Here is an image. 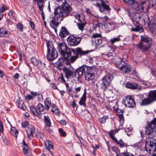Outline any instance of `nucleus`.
Masks as SVG:
<instances>
[{
    "label": "nucleus",
    "instance_id": "nucleus-32",
    "mask_svg": "<svg viewBox=\"0 0 156 156\" xmlns=\"http://www.w3.org/2000/svg\"><path fill=\"white\" fill-rule=\"evenodd\" d=\"M114 141L116 142L119 145L120 147H126L127 146L126 144L123 143L122 140L121 139H120L119 141H118L116 139V140Z\"/></svg>",
    "mask_w": 156,
    "mask_h": 156
},
{
    "label": "nucleus",
    "instance_id": "nucleus-23",
    "mask_svg": "<svg viewBox=\"0 0 156 156\" xmlns=\"http://www.w3.org/2000/svg\"><path fill=\"white\" fill-rule=\"evenodd\" d=\"M44 117L45 123L47 126H45V129L48 130V127H50L51 125L50 118L48 116H46L44 115Z\"/></svg>",
    "mask_w": 156,
    "mask_h": 156
},
{
    "label": "nucleus",
    "instance_id": "nucleus-1",
    "mask_svg": "<svg viewBox=\"0 0 156 156\" xmlns=\"http://www.w3.org/2000/svg\"><path fill=\"white\" fill-rule=\"evenodd\" d=\"M59 7L55 8L54 16H50L48 21L52 28H57L63 19L71 15L72 8L66 0H58Z\"/></svg>",
    "mask_w": 156,
    "mask_h": 156
},
{
    "label": "nucleus",
    "instance_id": "nucleus-15",
    "mask_svg": "<svg viewBox=\"0 0 156 156\" xmlns=\"http://www.w3.org/2000/svg\"><path fill=\"white\" fill-rule=\"evenodd\" d=\"M35 130L34 126L31 125H28L26 128V131L28 137L30 139L33 138V134L35 132Z\"/></svg>",
    "mask_w": 156,
    "mask_h": 156
},
{
    "label": "nucleus",
    "instance_id": "nucleus-33",
    "mask_svg": "<svg viewBox=\"0 0 156 156\" xmlns=\"http://www.w3.org/2000/svg\"><path fill=\"white\" fill-rule=\"evenodd\" d=\"M10 133L12 134L16 137L18 133V131L15 128L12 127L10 130Z\"/></svg>",
    "mask_w": 156,
    "mask_h": 156
},
{
    "label": "nucleus",
    "instance_id": "nucleus-58",
    "mask_svg": "<svg viewBox=\"0 0 156 156\" xmlns=\"http://www.w3.org/2000/svg\"><path fill=\"white\" fill-rule=\"evenodd\" d=\"M93 37L94 38H97L98 37H101V34H94L93 35Z\"/></svg>",
    "mask_w": 156,
    "mask_h": 156
},
{
    "label": "nucleus",
    "instance_id": "nucleus-25",
    "mask_svg": "<svg viewBox=\"0 0 156 156\" xmlns=\"http://www.w3.org/2000/svg\"><path fill=\"white\" fill-rule=\"evenodd\" d=\"M68 32L66 28L64 27H62L59 34L60 36L62 37H64L68 35Z\"/></svg>",
    "mask_w": 156,
    "mask_h": 156
},
{
    "label": "nucleus",
    "instance_id": "nucleus-13",
    "mask_svg": "<svg viewBox=\"0 0 156 156\" xmlns=\"http://www.w3.org/2000/svg\"><path fill=\"white\" fill-rule=\"evenodd\" d=\"M153 125L151 126L150 125H148V126L146 128L145 133L149 138H153L156 133V128H153Z\"/></svg>",
    "mask_w": 156,
    "mask_h": 156
},
{
    "label": "nucleus",
    "instance_id": "nucleus-30",
    "mask_svg": "<svg viewBox=\"0 0 156 156\" xmlns=\"http://www.w3.org/2000/svg\"><path fill=\"white\" fill-rule=\"evenodd\" d=\"M51 111L55 114L57 115H59V112L58 108L55 105H53L52 106Z\"/></svg>",
    "mask_w": 156,
    "mask_h": 156
},
{
    "label": "nucleus",
    "instance_id": "nucleus-18",
    "mask_svg": "<svg viewBox=\"0 0 156 156\" xmlns=\"http://www.w3.org/2000/svg\"><path fill=\"white\" fill-rule=\"evenodd\" d=\"M126 86L127 88L131 89L140 90L142 89V87L139 84L136 83L132 84L130 83H128L126 84Z\"/></svg>",
    "mask_w": 156,
    "mask_h": 156
},
{
    "label": "nucleus",
    "instance_id": "nucleus-57",
    "mask_svg": "<svg viewBox=\"0 0 156 156\" xmlns=\"http://www.w3.org/2000/svg\"><path fill=\"white\" fill-rule=\"evenodd\" d=\"M13 12L12 11H10L8 13V15L10 17H12L13 16Z\"/></svg>",
    "mask_w": 156,
    "mask_h": 156
},
{
    "label": "nucleus",
    "instance_id": "nucleus-47",
    "mask_svg": "<svg viewBox=\"0 0 156 156\" xmlns=\"http://www.w3.org/2000/svg\"><path fill=\"white\" fill-rule=\"evenodd\" d=\"M73 15L79 21H81L80 18L81 14L78 13H76Z\"/></svg>",
    "mask_w": 156,
    "mask_h": 156
},
{
    "label": "nucleus",
    "instance_id": "nucleus-54",
    "mask_svg": "<svg viewBox=\"0 0 156 156\" xmlns=\"http://www.w3.org/2000/svg\"><path fill=\"white\" fill-rule=\"evenodd\" d=\"M6 9V6L2 4V6L0 8V9L1 11L3 12Z\"/></svg>",
    "mask_w": 156,
    "mask_h": 156
},
{
    "label": "nucleus",
    "instance_id": "nucleus-45",
    "mask_svg": "<svg viewBox=\"0 0 156 156\" xmlns=\"http://www.w3.org/2000/svg\"><path fill=\"white\" fill-rule=\"evenodd\" d=\"M108 117L106 116H104L100 119V121L102 123H104L106 121V120L107 119Z\"/></svg>",
    "mask_w": 156,
    "mask_h": 156
},
{
    "label": "nucleus",
    "instance_id": "nucleus-11",
    "mask_svg": "<svg viewBox=\"0 0 156 156\" xmlns=\"http://www.w3.org/2000/svg\"><path fill=\"white\" fill-rule=\"evenodd\" d=\"M122 102L125 106L129 108L133 107L135 105L134 100L130 95L126 96L125 100H123Z\"/></svg>",
    "mask_w": 156,
    "mask_h": 156
},
{
    "label": "nucleus",
    "instance_id": "nucleus-39",
    "mask_svg": "<svg viewBox=\"0 0 156 156\" xmlns=\"http://www.w3.org/2000/svg\"><path fill=\"white\" fill-rule=\"evenodd\" d=\"M107 25L111 30L115 29V24L114 23H108L107 24Z\"/></svg>",
    "mask_w": 156,
    "mask_h": 156
},
{
    "label": "nucleus",
    "instance_id": "nucleus-38",
    "mask_svg": "<svg viewBox=\"0 0 156 156\" xmlns=\"http://www.w3.org/2000/svg\"><path fill=\"white\" fill-rule=\"evenodd\" d=\"M120 36H118L117 37H115L112 39H111L110 41L113 44L116 42H118L120 41V39L119 37Z\"/></svg>",
    "mask_w": 156,
    "mask_h": 156
},
{
    "label": "nucleus",
    "instance_id": "nucleus-53",
    "mask_svg": "<svg viewBox=\"0 0 156 156\" xmlns=\"http://www.w3.org/2000/svg\"><path fill=\"white\" fill-rule=\"evenodd\" d=\"M29 125L28 124V122L27 121H25L24 122L22 123V125L23 127H27L28 125Z\"/></svg>",
    "mask_w": 156,
    "mask_h": 156
},
{
    "label": "nucleus",
    "instance_id": "nucleus-64",
    "mask_svg": "<svg viewBox=\"0 0 156 156\" xmlns=\"http://www.w3.org/2000/svg\"><path fill=\"white\" fill-rule=\"evenodd\" d=\"M81 87H79L75 88V90L76 92H79L80 91L81 89Z\"/></svg>",
    "mask_w": 156,
    "mask_h": 156
},
{
    "label": "nucleus",
    "instance_id": "nucleus-14",
    "mask_svg": "<svg viewBox=\"0 0 156 156\" xmlns=\"http://www.w3.org/2000/svg\"><path fill=\"white\" fill-rule=\"evenodd\" d=\"M81 41V38L80 37H76L74 36H70L67 39L68 44L72 46L77 45L79 44Z\"/></svg>",
    "mask_w": 156,
    "mask_h": 156
},
{
    "label": "nucleus",
    "instance_id": "nucleus-43",
    "mask_svg": "<svg viewBox=\"0 0 156 156\" xmlns=\"http://www.w3.org/2000/svg\"><path fill=\"white\" fill-rule=\"evenodd\" d=\"M124 2L128 5H131L134 3V0H123Z\"/></svg>",
    "mask_w": 156,
    "mask_h": 156
},
{
    "label": "nucleus",
    "instance_id": "nucleus-59",
    "mask_svg": "<svg viewBox=\"0 0 156 156\" xmlns=\"http://www.w3.org/2000/svg\"><path fill=\"white\" fill-rule=\"evenodd\" d=\"M86 12L87 14H89L91 15H92L90 10L88 8L86 9Z\"/></svg>",
    "mask_w": 156,
    "mask_h": 156
},
{
    "label": "nucleus",
    "instance_id": "nucleus-16",
    "mask_svg": "<svg viewBox=\"0 0 156 156\" xmlns=\"http://www.w3.org/2000/svg\"><path fill=\"white\" fill-rule=\"evenodd\" d=\"M145 2H144L140 4L135 3L133 5V8L137 11L142 12L144 11V8L146 6Z\"/></svg>",
    "mask_w": 156,
    "mask_h": 156
},
{
    "label": "nucleus",
    "instance_id": "nucleus-5",
    "mask_svg": "<svg viewBox=\"0 0 156 156\" xmlns=\"http://www.w3.org/2000/svg\"><path fill=\"white\" fill-rule=\"evenodd\" d=\"M140 41L135 45L143 51H148L151 48V44L149 43L151 38L147 36H141Z\"/></svg>",
    "mask_w": 156,
    "mask_h": 156
},
{
    "label": "nucleus",
    "instance_id": "nucleus-19",
    "mask_svg": "<svg viewBox=\"0 0 156 156\" xmlns=\"http://www.w3.org/2000/svg\"><path fill=\"white\" fill-rule=\"evenodd\" d=\"M148 96L152 102L156 101V90L150 91Z\"/></svg>",
    "mask_w": 156,
    "mask_h": 156
},
{
    "label": "nucleus",
    "instance_id": "nucleus-6",
    "mask_svg": "<svg viewBox=\"0 0 156 156\" xmlns=\"http://www.w3.org/2000/svg\"><path fill=\"white\" fill-rule=\"evenodd\" d=\"M47 46L48 53L47 58L49 60H52L57 57L58 53L55 48L52 42L49 41L47 42Z\"/></svg>",
    "mask_w": 156,
    "mask_h": 156
},
{
    "label": "nucleus",
    "instance_id": "nucleus-34",
    "mask_svg": "<svg viewBox=\"0 0 156 156\" xmlns=\"http://www.w3.org/2000/svg\"><path fill=\"white\" fill-rule=\"evenodd\" d=\"M31 62L34 65L37 66L38 65L39 61L35 57H32L31 58Z\"/></svg>",
    "mask_w": 156,
    "mask_h": 156
},
{
    "label": "nucleus",
    "instance_id": "nucleus-56",
    "mask_svg": "<svg viewBox=\"0 0 156 156\" xmlns=\"http://www.w3.org/2000/svg\"><path fill=\"white\" fill-rule=\"evenodd\" d=\"M60 123L62 125H66L67 123V122L65 120H62L60 121Z\"/></svg>",
    "mask_w": 156,
    "mask_h": 156
},
{
    "label": "nucleus",
    "instance_id": "nucleus-26",
    "mask_svg": "<svg viewBox=\"0 0 156 156\" xmlns=\"http://www.w3.org/2000/svg\"><path fill=\"white\" fill-rule=\"evenodd\" d=\"M119 130L118 129H114L111 130L108 132L110 136L114 140H116V138L115 137L114 135L115 133L118 132Z\"/></svg>",
    "mask_w": 156,
    "mask_h": 156
},
{
    "label": "nucleus",
    "instance_id": "nucleus-24",
    "mask_svg": "<svg viewBox=\"0 0 156 156\" xmlns=\"http://www.w3.org/2000/svg\"><path fill=\"white\" fill-rule=\"evenodd\" d=\"M63 71L65 73L66 77L67 79H69L73 76V73L72 71L69 70L66 68L64 69Z\"/></svg>",
    "mask_w": 156,
    "mask_h": 156
},
{
    "label": "nucleus",
    "instance_id": "nucleus-8",
    "mask_svg": "<svg viewBox=\"0 0 156 156\" xmlns=\"http://www.w3.org/2000/svg\"><path fill=\"white\" fill-rule=\"evenodd\" d=\"M145 148L148 153H153L156 149V140L150 139L147 140L146 143Z\"/></svg>",
    "mask_w": 156,
    "mask_h": 156
},
{
    "label": "nucleus",
    "instance_id": "nucleus-52",
    "mask_svg": "<svg viewBox=\"0 0 156 156\" xmlns=\"http://www.w3.org/2000/svg\"><path fill=\"white\" fill-rule=\"evenodd\" d=\"M26 99L28 100L30 99H33V98H35V96L32 95H27L26 97Z\"/></svg>",
    "mask_w": 156,
    "mask_h": 156
},
{
    "label": "nucleus",
    "instance_id": "nucleus-22",
    "mask_svg": "<svg viewBox=\"0 0 156 156\" xmlns=\"http://www.w3.org/2000/svg\"><path fill=\"white\" fill-rule=\"evenodd\" d=\"M39 12H43V9L44 6V2L42 0H37Z\"/></svg>",
    "mask_w": 156,
    "mask_h": 156
},
{
    "label": "nucleus",
    "instance_id": "nucleus-40",
    "mask_svg": "<svg viewBox=\"0 0 156 156\" xmlns=\"http://www.w3.org/2000/svg\"><path fill=\"white\" fill-rule=\"evenodd\" d=\"M98 19H101L103 23H105L108 20V18L107 16L103 17L98 16Z\"/></svg>",
    "mask_w": 156,
    "mask_h": 156
},
{
    "label": "nucleus",
    "instance_id": "nucleus-20",
    "mask_svg": "<svg viewBox=\"0 0 156 156\" xmlns=\"http://www.w3.org/2000/svg\"><path fill=\"white\" fill-rule=\"evenodd\" d=\"M86 90H84V92L79 102V104L80 105H83L84 106H86L85 101L86 99Z\"/></svg>",
    "mask_w": 156,
    "mask_h": 156
},
{
    "label": "nucleus",
    "instance_id": "nucleus-2",
    "mask_svg": "<svg viewBox=\"0 0 156 156\" xmlns=\"http://www.w3.org/2000/svg\"><path fill=\"white\" fill-rule=\"evenodd\" d=\"M58 49L61 55L63 61L67 65H70L73 63L78 58V55H84L88 53L87 51H83L81 48H78L75 49H71V51L75 55H71V51L70 49L64 43H61L58 45Z\"/></svg>",
    "mask_w": 156,
    "mask_h": 156
},
{
    "label": "nucleus",
    "instance_id": "nucleus-35",
    "mask_svg": "<svg viewBox=\"0 0 156 156\" xmlns=\"http://www.w3.org/2000/svg\"><path fill=\"white\" fill-rule=\"evenodd\" d=\"M30 110L31 112L36 116L37 115V111L36 108L33 106H31L30 107Z\"/></svg>",
    "mask_w": 156,
    "mask_h": 156
},
{
    "label": "nucleus",
    "instance_id": "nucleus-29",
    "mask_svg": "<svg viewBox=\"0 0 156 156\" xmlns=\"http://www.w3.org/2000/svg\"><path fill=\"white\" fill-rule=\"evenodd\" d=\"M17 102L19 107L20 108L23 110H24L25 107L22 100L20 98H19L17 100Z\"/></svg>",
    "mask_w": 156,
    "mask_h": 156
},
{
    "label": "nucleus",
    "instance_id": "nucleus-44",
    "mask_svg": "<svg viewBox=\"0 0 156 156\" xmlns=\"http://www.w3.org/2000/svg\"><path fill=\"white\" fill-rule=\"evenodd\" d=\"M111 149L116 154H119V149L115 147H112L111 148Z\"/></svg>",
    "mask_w": 156,
    "mask_h": 156
},
{
    "label": "nucleus",
    "instance_id": "nucleus-21",
    "mask_svg": "<svg viewBox=\"0 0 156 156\" xmlns=\"http://www.w3.org/2000/svg\"><path fill=\"white\" fill-rule=\"evenodd\" d=\"M10 35L9 32L5 30L4 28H0V37H8Z\"/></svg>",
    "mask_w": 156,
    "mask_h": 156
},
{
    "label": "nucleus",
    "instance_id": "nucleus-3",
    "mask_svg": "<svg viewBox=\"0 0 156 156\" xmlns=\"http://www.w3.org/2000/svg\"><path fill=\"white\" fill-rule=\"evenodd\" d=\"M94 71V69L90 67L83 65L76 70L75 73V77L80 83H81V77L85 73L86 80L92 83L95 77Z\"/></svg>",
    "mask_w": 156,
    "mask_h": 156
},
{
    "label": "nucleus",
    "instance_id": "nucleus-10",
    "mask_svg": "<svg viewBox=\"0 0 156 156\" xmlns=\"http://www.w3.org/2000/svg\"><path fill=\"white\" fill-rule=\"evenodd\" d=\"M100 1L101 2V3H96V5L99 9L100 11L105 14L109 13L111 10L109 6L106 4L104 1L101 0H100Z\"/></svg>",
    "mask_w": 156,
    "mask_h": 156
},
{
    "label": "nucleus",
    "instance_id": "nucleus-55",
    "mask_svg": "<svg viewBox=\"0 0 156 156\" xmlns=\"http://www.w3.org/2000/svg\"><path fill=\"white\" fill-rule=\"evenodd\" d=\"M30 27H31V28H32L33 29H34L35 25H34V22L33 21H30Z\"/></svg>",
    "mask_w": 156,
    "mask_h": 156
},
{
    "label": "nucleus",
    "instance_id": "nucleus-62",
    "mask_svg": "<svg viewBox=\"0 0 156 156\" xmlns=\"http://www.w3.org/2000/svg\"><path fill=\"white\" fill-rule=\"evenodd\" d=\"M51 85H52V87L53 89H57V88L56 87V85L54 83H52L51 84Z\"/></svg>",
    "mask_w": 156,
    "mask_h": 156
},
{
    "label": "nucleus",
    "instance_id": "nucleus-4",
    "mask_svg": "<svg viewBox=\"0 0 156 156\" xmlns=\"http://www.w3.org/2000/svg\"><path fill=\"white\" fill-rule=\"evenodd\" d=\"M132 9H129V15L130 16L132 21L134 24L136 25V27L132 28L131 30L132 31H139L142 32L143 30V29L142 28L141 26L139 23L140 17V14L138 12H133Z\"/></svg>",
    "mask_w": 156,
    "mask_h": 156
},
{
    "label": "nucleus",
    "instance_id": "nucleus-31",
    "mask_svg": "<svg viewBox=\"0 0 156 156\" xmlns=\"http://www.w3.org/2000/svg\"><path fill=\"white\" fill-rule=\"evenodd\" d=\"M30 94L34 96H37L38 97L37 98L39 100L41 101L43 99L42 95L36 92H34L33 91H31Z\"/></svg>",
    "mask_w": 156,
    "mask_h": 156
},
{
    "label": "nucleus",
    "instance_id": "nucleus-46",
    "mask_svg": "<svg viewBox=\"0 0 156 156\" xmlns=\"http://www.w3.org/2000/svg\"><path fill=\"white\" fill-rule=\"evenodd\" d=\"M60 135L62 136H64L66 134V133L61 128L58 129Z\"/></svg>",
    "mask_w": 156,
    "mask_h": 156
},
{
    "label": "nucleus",
    "instance_id": "nucleus-50",
    "mask_svg": "<svg viewBox=\"0 0 156 156\" xmlns=\"http://www.w3.org/2000/svg\"><path fill=\"white\" fill-rule=\"evenodd\" d=\"M120 156H133L132 154L129 152L122 153Z\"/></svg>",
    "mask_w": 156,
    "mask_h": 156
},
{
    "label": "nucleus",
    "instance_id": "nucleus-51",
    "mask_svg": "<svg viewBox=\"0 0 156 156\" xmlns=\"http://www.w3.org/2000/svg\"><path fill=\"white\" fill-rule=\"evenodd\" d=\"M36 135L38 138H42L43 137V134L40 132H37L36 133Z\"/></svg>",
    "mask_w": 156,
    "mask_h": 156
},
{
    "label": "nucleus",
    "instance_id": "nucleus-9",
    "mask_svg": "<svg viewBox=\"0 0 156 156\" xmlns=\"http://www.w3.org/2000/svg\"><path fill=\"white\" fill-rule=\"evenodd\" d=\"M113 79V75L110 73L107 74L102 79L101 82L100 83L101 88L105 89L110 84Z\"/></svg>",
    "mask_w": 156,
    "mask_h": 156
},
{
    "label": "nucleus",
    "instance_id": "nucleus-7",
    "mask_svg": "<svg viewBox=\"0 0 156 156\" xmlns=\"http://www.w3.org/2000/svg\"><path fill=\"white\" fill-rule=\"evenodd\" d=\"M119 60L116 62V65L117 67L121 71L125 73H128L130 72L131 68L128 64L122 61L120 58L119 59Z\"/></svg>",
    "mask_w": 156,
    "mask_h": 156
},
{
    "label": "nucleus",
    "instance_id": "nucleus-49",
    "mask_svg": "<svg viewBox=\"0 0 156 156\" xmlns=\"http://www.w3.org/2000/svg\"><path fill=\"white\" fill-rule=\"evenodd\" d=\"M102 39L100 38H98L95 39V42L96 44L99 45L102 43Z\"/></svg>",
    "mask_w": 156,
    "mask_h": 156
},
{
    "label": "nucleus",
    "instance_id": "nucleus-42",
    "mask_svg": "<svg viewBox=\"0 0 156 156\" xmlns=\"http://www.w3.org/2000/svg\"><path fill=\"white\" fill-rule=\"evenodd\" d=\"M148 125H150L151 126L152 125H153L154 126L153 128L155 129L156 128V119H153Z\"/></svg>",
    "mask_w": 156,
    "mask_h": 156
},
{
    "label": "nucleus",
    "instance_id": "nucleus-28",
    "mask_svg": "<svg viewBox=\"0 0 156 156\" xmlns=\"http://www.w3.org/2000/svg\"><path fill=\"white\" fill-rule=\"evenodd\" d=\"M44 145L46 147L48 150L53 149V145L52 143L50 141L47 140L44 142Z\"/></svg>",
    "mask_w": 156,
    "mask_h": 156
},
{
    "label": "nucleus",
    "instance_id": "nucleus-48",
    "mask_svg": "<svg viewBox=\"0 0 156 156\" xmlns=\"http://www.w3.org/2000/svg\"><path fill=\"white\" fill-rule=\"evenodd\" d=\"M17 27L19 30L22 31H23V25L20 23H18L17 25Z\"/></svg>",
    "mask_w": 156,
    "mask_h": 156
},
{
    "label": "nucleus",
    "instance_id": "nucleus-12",
    "mask_svg": "<svg viewBox=\"0 0 156 156\" xmlns=\"http://www.w3.org/2000/svg\"><path fill=\"white\" fill-rule=\"evenodd\" d=\"M144 16L145 18L144 19V21L147 23L150 31L151 30L156 29V20L153 19L149 21L148 16L147 14H145Z\"/></svg>",
    "mask_w": 156,
    "mask_h": 156
},
{
    "label": "nucleus",
    "instance_id": "nucleus-61",
    "mask_svg": "<svg viewBox=\"0 0 156 156\" xmlns=\"http://www.w3.org/2000/svg\"><path fill=\"white\" fill-rule=\"evenodd\" d=\"M72 105L73 108H74L76 107V103L75 101H73Z\"/></svg>",
    "mask_w": 156,
    "mask_h": 156
},
{
    "label": "nucleus",
    "instance_id": "nucleus-36",
    "mask_svg": "<svg viewBox=\"0 0 156 156\" xmlns=\"http://www.w3.org/2000/svg\"><path fill=\"white\" fill-rule=\"evenodd\" d=\"M44 104L47 109L48 110L51 106L50 101L48 98H46L44 101Z\"/></svg>",
    "mask_w": 156,
    "mask_h": 156
},
{
    "label": "nucleus",
    "instance_id": "nucleus-27",
    "mask_svg": "<svg viewBox=\"0 0 156 156\" xmlns=\"http://www.w3.org/2000/svg\"><path fill=\"white\" fill-rule=\"evenodd\" d=\"M152 102H153L148 97V98H144L142 100L140 103V105H147L150 104Z\"/></svg>",
    "mask_w": 156,
    "mask_h": 156
},
{
    "label": "nucleus",
    "instance_id": "nucleus-60",
    "mask_svg": "<svg viewBox=\"0 0 156 156\" xmlns=\"http://www.w3.org/2000/svg\"><path fill=\"white\" fill-rule=\"evenodd\" d=\"M41 14V16L42 19L44 20L45 19V17L44 15V12H39Z\"/></svg>",
    "mask_w": 156,
    "mask_h": 156
},
{
    "label": "nucleus",
    "instance_id": "nucleus-41",
    "mask_svg": "<svg viewBox=\"0 0 156 156\" xmlns=\"http://www.w3.org/2000/svg\"><path fill=\"white\" fill-rule=\"evenodd\" d=\"M77 24L79 29L82 31L83 30L85 24L84 23H78Z\"/></svg>",
    "mask_w": 156,
    "mask_h": 156
},
{
    "label": "nucleus",
    "instance_id": "nucleus-63",
    "mask_svg": "<svg viewBox=\"0 0 156 156\" xmlns=\"http://www.w3.org/2000/svg\"><path fill=\"white\" fill-rule=\"evenodd\" d=\"M19 77V74L18 73H16L15 75L14 76V77L16 79H18Z\"/></svg>",
    "mask_w": 156,
    "mask_h": 156
},
{
    "label": "nucleus",
    "instance_id": "nucleus-17",
    "mask_svg": "<svg viewBox=\"0 0 156 156\" xmlns=\"http://www.w3.org/2000/svg\"><path fill=\"white\" fill-rule=\"evenodd\" d=\"M22 147H23V152L27 156H29L30 154V151L27 145L23 140L21 143Z\"/></svg>",
    "mask_w": 156,
    "mask_h": 156
},
{
    "label": "nucleus",
    "instance_id": "nucleus-37",
    "mask_svg": "<svg viewBox=\"0 0 156 156\" xmlns=\"http://www.w3.org/2000/svg\"><path fill=\"white\" fill-rule=\"evenodd\" d=\"M37 108L39 112H41L43 111L45 109L44 106L41 103H39L37 105Z\"/></svg>",
    "mask_w": 156,
    "mask_h": 156
}]
</instances>
